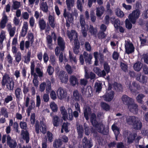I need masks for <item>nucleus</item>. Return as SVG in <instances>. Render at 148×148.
I'll list each match as a JSON object with an SVG mask.
<instances>
[{
  "instance_id": "nucleus-48",
  "label": "nucleus",
  "mask_w": 148,
  "mask_h": 148,
  "mask_svg": "<svg viewBox=\"0 0 148 148\" xmlns=\"http://www.w3.org/2000/svg\"><path fill=\"white\" fill-rule=\"evenodd\" d=\"M16 62L19 63L21 59V53L20 51H18L14 56Z\"/></svg>"
},
{
  "instance_id": "nucleus-1",
  "label": "nucleus",
  "mask_w": 148,
  "mask_h": 148,
  "mask_svg": "<svg viewBox=\"0 0 148 148\" xmlns=\"http://www.w3.org/2000/svg\"><path fill=\"white\" fill-rule=\"evenodd\" d=\"M96 116L95 113H92L90 118V122L93 126L97 129L98 132L102 134L103 135H107L109 133V128L106 127L105 126L103 127V130L101 127L103 126L102 124H99L96 120Z\"/></svg>"
},
{
  "instance_id": "nucleus-12",
  "label": "nucleus",
  "mask_w": 148,
  "mask_h": 148,
  "mask_svg": "<svg viewBox=\"0 0 148 148\" xmlns=\"http://www.w3.org/2000/svg\"><path fill=\"white\" fill-rule=\"evenodd\" d=\"M67 36L71 41L75 39L78 38V34L75 31L71 30V32H67Z\"/></svg>"
},
{
  "instance_id": "nucleus-17",
  "label": "nucleus",
  "mask_w": 148,
  "mask_h": 148,
  "mask_svg": "<svg viewBox=\"0 0 148 148\" xmlns=\"http://www.w3.org/2000/svg\"><path fill=\"white\" fill-rule=\"evenodd\" d=\"M83 56H84L86 63L89 64H91V60L92 58V55L90 54L89 55L87 52L84 51L83 53Z\"/></svg>"
},
{
  "instance_id": "nucleus-15",
  "label": "nucleus",
  "mask_w": 148,
  "mask_h": 148,
  "mask_svg": "<svg viewBox=\"0 0 148 148\" xmlns=\"http://www.w3.org/2000/svg\"><path fill=\"white\" fill-rule=\"evenodd\" d=\"M134 101L132 102L131 103L129 104L128 106V108L130 112H136L138 111L137 105L134 103Z\"/></svg>"
},
{
  "instance_id": "nucleus-58",
  "label": "nucleus",
  "mask_w": 148,
  "mask_h": 148,
  "mask_svg": "<svg viewBox=\"0 0 148 148\" xmlns=\"http://www.w3.org/2000/svg\"><path fill=\"white\" fill-rule=\"evenodd\" d=\"M115 84L116 85V89L117 92H120L122 91V87L121 84L116 82Z\"/></svg>"
},
{
  "instance_id": "nucleus-29",
  "label": "nucleus",
  "mask_w": 148,
  "mask_h": 148,
  "mask_svg": "<svg viewBox=\"0 0 148 148\" xmlns=\"http://www.w3.org/2000/svg\"><path fill=\"white\" fill-rule=\"evenodd\" d=\"M91 109L90 108H86L83 111L84 116L86 121L88 120L89 116L91 113Z\"/></svg>"
},
{
  "instance_id": "nucleus-22",
  "label": "nucleus",
  "mask_w": 148,
  "mask_h": 148,
  "mask_svg": "<svg viewBox=\"0 0 148 148\" xmlns=\"http://www.w3.org/2000/svg\"><path fill=\"white\" fill-rule=\"evenodd\" d=\"M132 126L135 130H139L141 129L142 124L140 120H136Z\"/></svg>"
},
{
  "instance_id": "nucleus-20",
  "label": "nucleus",
  "mask_w": 148,
  "mask_h": 148,
  "mask_svg": "<svg viewBox=\"0 0 148 148\" xmlns=\"http://www.w3.org/2000/svg\"><path fill=\"white\" fill-rule=\"evenodd\" d=\"M136 120V117L134 116H127L126 119L127 123L131 125H132Z\"/></svg>"
},
{
  "instance_id": "nucleus-35",
  "label": "nucleus",
  "mask_w": 148,
  "mask_h": 148,
  "mask_svg": "<svg viewBox=\"0 0 148 148\" xmlns=\"http://www.w3.org/2000/svg\"><path fill=\"white\" fill-rule=\"evenodd\" d=\"M46 42L48 47L50 49H52L51 46L52 45V38L50 35H48L46 37Z\"/></svg>"
},
{
  "instance_id": "nucleus-64",
  "label": "nucleus",
  "mask_w": 148,
  "mask_h": 148,
  "mask_svg": "<svg viewBox=\"0 0 148 148\" xmlns=\"http://www.w3.org/2000/svg\"><path fill=\"white\" fill-rule=\"evenodd\" d=\"M85 47L86 50L87 51H90L91 47L90 44L88 42H86L85 44Z\"/></svg>"
},
{
  "instance_id": "nucleus-28",
  "label": "nucleus",
  "mask_w": 148,
  "mask_h": 148,
  "mask_svg": "<svg viewBox=\"0 0 148 148\" xmlns=\"http://www.w3.org/2000/svg\"><path fill=\"white\" fill-rule=\"evenodd\" d=\"M104 8L103 6L96 8V14L97 17H101L104 13Z\"/></svg>"
},
{
  "instance_id": "nucleus-53",
  "label": "nucleus",
  "mask_w": 148,
  "mask_h": 148,
  "mask_svg": "<svg viewBox=\"0 0 148 148\" xmlns=\"http://www.w3.org/2000/svg\"><path fill=\"white\" fill-rule=\"evenodd\" d=\"M21 6V2H20L15 1L13 2L12 7L14 10H16L19 8Z\"/></svg>"
},
{
  "instance_id": "nucleus-41",
  "label": "nucleus",
  "mask_w": 148,
  "mask_h": 148,
  "mask_svg": "<svg viewBox=\"0 0 148 148\" xmlns=\"http://www.w3.org/2000/svg\"><path fill=\"white\" fill-rule=\"evenodd\" d=\"M89 31L91 34L94 36L95 37H96V34L97 32V30L96 28H94L93 26L90 25Z\"/></svg>"
},
{
  "instance_id": "nucleus-37",
  "label": "nucleus",
  "mask_w": 148,
  "mask_h": 148,
  "mask_svg": "<svg viewBox=\"0 0 148 148\" xmlns=\"http://www.w3.org/2000/svg\"><path fill=\"white\" fill-rule=\"evenodd\" d=\"M62 144V141L60 139H56L55 140L53 143V147L54 148L60 147Z\"/></svg>"
},
{
  "instance_id": "nucleus-52",
  "label": "nucleus",
  "mask_w": 148,
  "mask_h": 148,
  "mask_svg": "<svg viewBox=\"0 0 148 148\" xmlns=\"http://www.w3.org/2000/svg\"><path fill=\"white\" fill-rule=\"evenodd\" d=\"M102 84L101 83H96L95 84V86L96 87V92H99L101 91L102 88Z\"/></svg>"
},
{
  "instance_id": "nucleus-47",
  "label": "nucleus",
  "mask_w": 148,
  "mask_h": 148,
  "mask_svg": "<svg viewBox=\"0 0 148 148\" xmlns=\"http://www.w3.org/2000/svg\"><path fill=\"white\" fill-rule=\"evenodd\" d=\"M11 26L10 25V27ZM8 31L9 32V33L10 36L11 37H13L15 33L16 27H11L10 28L9 27L8 29Z\"/></svg>"
},
{
  "instance_id": "nucleus-16",
  "label": "nucleus",
  "mask_w": 148,
  "mask_h": 148,
  "mask_svg": "<svg viewBox=\"0 0 148 148\" xmlns=\"http://www.w3.org/2000/svg\"><path fill=\"white\" fill-rule=\"evenodd\" d=\"M28 29V24L27 22L24 23L22 28L21 32L20 33L21 36L23 37H25L26 35Z\"/></svg>"
},
{
  "instance_id": "nucleus-56",
  "label": "nucleus",
  "mask_w": 148,
  "mask_h": 148,
  "mask_svg": "<svg viewBox=\"0 0 148 148\" xmlns=\"http://www.w3.org/2000/svg\"><path fill=\"white\" fill-rule=\"evenodd\" d=\"M47 137L48 141L50 142H52L53 139V136L52 134L49 131H48L47 132Z\"/></svg>"
},
{
  "instance_id": "nucleus-8",
  "label": "nucleus",
  "mask_w": 148,
  "mask_h": 148,
  "mask_svg": "<svg viewBox=\"0 0 148 148\" xmlns=\"http://www.w3.org/2000/svg\"><path fill=\"white\" fill-rule=\"evenodd\" d=\"M58 77L62 83L66 84L68 79V76L67 74L64 71L62 70L60 71L58 75Z\"/></svg>"
},
{
  "instance_id": "nucleus-57",
  "label": "nucleus",
  "mask_w": 148,
  "mask_h": 148,
  "mask_svg": "<svg viewBox=\"0 0 148 148\" xmlns=\"http://www.w3.org/2000/svg\"><path fill=\"white\" fill-rule=\"evenodd\" d=\"M27 37L28 40H29L31 42V43L32 44L34 42V36L32 33H28L27 35Z\"/></svg>"
},
{
  "instance_id": "nucleus-11",
  "label": "nucleus",
  "mask_w": 148,
  "mask_h": 148,
  "mask_svg": "<svg viewBox=\"0 0 148 148\" xmlns=\"http://www.w3.org/2000/svg\"><path fill=\"white\" fill-rule=\"evenodd\" d=\"M57 94L58 98L60 99L65 98L67 95V92L61 87L59 88L58 89Z\"/></svg>"
},
{
  "instance_id": "nucleus-27",
  "label": "nucleus",
  "mask_w": 148,
  "mask_h": 148,
  "mask_svg": "<svg viewBox=\"0 0 148 148\" xmlns=\"http://www.w3.org/2000/svg\"><path fill=\"white\" fill-rule=\"evenodd\" d=\"M132 88L130 87V91L132 92L136 93L137 90L140 88V85L136 83L135 82H132Z\"/></svg>"
},
{
  "instance_id": "nucleus-36",
  "label": "nucleus",
  "mask_w": 148,
  "mask_h": 148,
  "mask_svg": "<svg viewBox=\"0 0 148 148\" xmlns=\"http://www.w3.org/2000/svg\"><path fill=\"white\" fill-rule=\"evenodd\" d=\"M81 96V95L79 93L77 90H76L73 91V99L76 101H79Z\"/></svg>"
},
{
  "instance_id": "nucleus-2",
  "label": "nucleus",
  "mask_w": 148,
  "mask_h": 148,
  "mask_svg": "<svg viewBox=\"0 0 148 148\" xmlns=\"http://www.w3.org/2000/svg\"><path fill=\"white\" fill-rule=\"evenodd\" d=\"M1 83L2 87L6 85V88L8 90L10 91L13 90L14 85V81L10 77L9 75L7 73H5L3 75Z\"/></svg>"
},
{
  "instance_id": "nucleus-49",
  "label": "nucleus",
  "mask_w": 148,
  "mask_h": 148,
  "mask_svg": "<svg viewBox=\"0 0 148 148\" xmlns=\"http://www.w3.org/2000/svg\"><path fill=\"white\" fill-rule=\"evenodd\" d=\"M79 21L82 28H83L85 27V22L84 16L82 15L80 16Z\"/></svg>"
},
{
  "instance_id": "nucleus-45",
  "label": "nucleus",
  "mask_w": 148,
  "mask_h": 148,
  "mask_svg": "<svg viewBox=\"0 0 148 148\" xmlns=\"http://www.w3.org/2000/svg\"><path fill=\"white\" fill-rule=\"evenodd\" d=\"M115 12L116 15L118 17H122L124 16V13L119 8H116L115 10Z\"/></svg>"
},
{
  "instance_id": "nucleus-19",
  "label": "nucleus",
  "mask_w": 148,
  "mask_h": 148,
  "mask_svg": "<svg viewBox=\"0 0 148 148\" xmlns=\"http://www.w3.org/2000/svg\"><path fill=\"white\" fill-rule=\"evenodd\" d=\"M77 130L78 133V138H82L83 137L84 130L82 125H77Z\"/></svg>"
},
{
  "instance_id": "nucleus-44",
  "label": "nucleus",
  "mask_w": 148,
  "mask_h": 148,
  "mask_svg": "<svg viewBox=\"0 0 148 148\" xmlns=\"http://www.w3.org/2000/svg\"><path fill=\"white\" fill-rule=\"evenodd\" d=\"M1 113L4 117L7 118L8 117V113L7 111V109L5 107H2L1 108Z\"/></svg>"
},
{
  "instance_id": "nucleus-3",
  "label": "nucleus",
  "mask_w": 148,
  "mask_h": 148,
  "mask_svg": "<svg viewBox=\"0 0 148 148\" xmlns=\"http://www.w3.org/2000/svg\"><path fill=\"white\" fill-rule=\"evenodd\" d=\"M57 45L55 50V54L56 56H58L60 53V51H63L65 48V43L63 38L59 36L57 39Z\"/></svg>"
},
{
  "instance_id": "nucleus-43",
  "label": "nucleus",
  "mask_w": 148,
  "mask_h": 148,
  "mask_svg": "<svg viewBox=\"0 0 148 148\" xmlns=\"http://www.w3.org/2000/svg\"><path fill=\"white\" fill-rule=\"evenodd\" d=\"M145 97V95L142 94L138 95L136 97V99L138 102L140 104L143 103V99Z\"/></svg>"
},
{
  "instance_id": "nucleus-30",
  "label": "nucleus",
  "mask_w": 148,
  "mask_h": 148,
  "mask_svg": "<svg viewBox=\"0 0 148 148\" xmlns=\"http://www.w3.org/2000/svg\"><path fill=\"white\" fill-rule=\"evenodd\" d=\"M143 64L140 62L138 61L134 65L133 68L134 70L137 72L140 71L143 67Z\"/></svg>"
},
{
  "instance_id": "nucleus-26",
  "label": "nucleus",
  "mask_w": 148,
  "mask_h": 148,
  "mask_svg": "<svg viewBox=\"0 0 148 148\" xmlns=\"http://www.w3.org/2000/svg\"><path fill=\"white\" fill-rule=\"evenodd\" d=\"M48 21L51 27L53 28H54L56 24L54 17L51 15L49 14L48 17Z\"/></svg>"
},
{
  "instance_id": "nucleus-14",
  "label": "nucleus",
  "mask_w": 148,
  "mask_h": 148,
  "mask_svg": "<svg viewBox=\"0 0 148 148\" xmlns=\"http://www.w3.org/2000/svg\"><path fill=\"white\" fill-rule=\"evenodd\" d=\"M121 99L123 103L127 106L131 103L133 101L132 99L125 95L122 96Z\"/></svg>"
},
{
  "instance_id": "nucleus-51",
  "label": "nucleus",
  "mask_w": 148,
  "mask_h": 148,
  "mask_svg": "<svg viewBox=\"0 0 148 148\" xmlns=\"http://www.w3.org/2000/svg\"><path fill=\"white\" fill-rule=\"evenodd\" d=\"M77 8L80 12L83 11V6L81 0H77Z\"/></svg>"
},
{
  "instance_id": "nucleus-39",
  "label": "nucleus",
  "mask_w": 148,
  "mask_h": 148,
  "mask_svg": "<svg viewBox=\"0 0 148 148\" xmlns=\"http://www.w3.org/2000/svg\"><path fill=\"white\" fill-rule=\"evenodd\" d=\"M136 79L137 80L143 84L146 83L147 81V77L143 75H140V76L137 77Z\"/></svg>"
},
{
  "instance_id": "nucleus-38",
  "label": "nucleus",
  "mask_w": 148,
  "mask_h": 148,
  "mask_svg": "<svg viewBox=\"0 0 148 148\" xmlns=\"http://www.w3.org/2000/svg\"><path fill=\"white\" fill-rule=\"evenodd\" d=\"M111 22L114 25V27L116 29H118L119 27L120 22L118 19H115L114 18L111 20Z\"/></svg>"
},
{
  "instance_id": "nucleus-7",
  "label": "nucleus",
  "mask_w": 148,
  "mask_h": 148,
  "mask_svg": "<svg viewBox=\"0 0 148 148\" xmlns=\"http://www.w3.org/2000/svg\"><path fill=\"white\" fill-rule=\"evenodd\" d=\"M125 47L126 53L127 54H131L134 51L135 48L133 44L130 42L127 41L125 44Z\"/></svg>"
},
{
  "instance_id": "nucleus-46",
  "label": "nucleus",
  "mask_w": 148,
  "mask_h": 148,
  "mask_svg": "<svg viewBox=\"0 0 148 148\" xmlns=\"http://www.w3.org/2000/svg\"><path fill=\"white\" fill-rule=\"evenodd\" d=\"M33 75L34 77L33 81L34 86L36 87H37L38 85V81L37 79L38 76L36 73H34Z\"/></svg>"
},
{
  "instance_id": "nucleus-60",
  "label": "nucleus",
  "mask_w": 148,
  "mask_h": 148,
  "mask_svg": "<svg viewBox=\"0 0 148 148\" xmlns=\"http://www.w3.org/2000/svg\"><path fill=\"white\" fill-rule=\"evenodd\" d=\"M20 126L21 128L23 129L26 130L27 127V123L25 122L21 121L20 123Z\"/></svg>"
},
{
  "instance_id": "nucleus-4",
  "label": "nucleus",
  "mask_w": 148,
  "mask_h": 148,
  "mask_svg": "<svg viewBox=\"0 0 148 148\" xmlns=\"http://www.w3.org/2000/svg\"><path fill=\"white\" fill-rule=\"evenodd\" d=\"M7 137V144L10 148H15L17 144L16 141L12 139L10 135L7 136L6 134L3 135L2 136V143H4L6 141V138Z\"/></svg>"
},
{
  "instance_id": "nucleus-54",
  "label": "nucleus",
  "mask_w": 148,
  "mask_h": 148,
  "mask_svg": "<svg viewBox=\"0 0 148 148\" xmlns=\"http://www.w3.org/2000/svg\"><path fill=\"white\" fill-rule=\"evenodd\" d=\"M31 52L30 51L28 52L27 56L25 57L24 62L27 64L28 63L30 60Z\"/></svg>"
},
{
  "instance_id": "nucleus-50",
  "label": "nucleus",
  "mask_w": 148,
  "mask_h": 148,
  "mask_svg": "<svg viewBox=\"0 0 148 148\" xmlns=\"http://www.w3.org/2000/svg\"><path fill=\"white\" fill-rule=\"evenodd\" d=\"M50 107L52 111L54 112H56L58 110L57 105L54 102H51L50 105Z\"/></svg>"
},
{
  "instance_id": "nucleus-5",
  "label": "nucleus",
  "mask_w": 148,
  "mask_h": 148,
  "mask_svg": "<svg viewBox=\"0 0 148 148\" xmlns=\"http://www.w3.org/2000/svg\"><path fill=\"white\" fill-rule=\"evenodd\" d=\"M35 130L36 133L38 134L39 133V129L43 134H45L47 132V127L46 124L43 121H40V126H39V122L36 121L35 125Z\"/></svg>"
},
{
  "instance_id": "nucleus-6",
  "label": "nucleus",
  "mask_w": 148,
  "mask_h": 148,
  "mask_svg": "<svg viewBox=\"0 0 148 148\" xmlns=\"http://www.w3.org/2000/svg\"><path fill=\"white\" fill-rule=\"evenodd\" d=\"M140 14V11L139 9H137L133 10L129 16V18L131 22L133 24H135Z\"/></svg>"
},
{
  "instance_id": "nucleus-24",
  "label": "nucleus",
  "mask_w": 148,
  "mask_h": 148,
  "mask_svg": "<svg viewBox=\"0 0 148 148\" xmlns=\"http://www.w3.org/2000/svg\"><path fill=\"white\" fill-rule=\"evenodd\" d=\"M40 10L46 13L48 12V7L46 2H42L40 3Z\"/></svg>"
},
{
  "instance_id": "nucleus-18",
  "label": "nucleus",
  "mask_w": 148,
  "mask_h": 148,
  "mask_svg": "<svg viewBox=\"0 0 148 148\" xmlns=\"http://www.w3.org/2000/svg\"><path fill=\"white\" fill-rule=\"evenodd\" d=\"M21 134L24 140H25L26 143H29V134L28 131L25 130H22L21 131Z\"/></svg>"
},
{
  "instance_id": "nucleus-13",
  "label": "nucleus",
  "mask_w": 148,
  "mask_h": 148,
  "mask_svg": "<svg viewBox=\"0 0 148 148\" xmlns=\"http://www.w3.org/2000/svg\"><path fill=\"white\" fill-rule=\"evenodd\" d=\"M94 72L99 77H104L106 75V73L104 70L101 71L98 67H95L94 68Z\"/></svg>"
},
{
  "instance_id": "nucleus-34",
  "label": "nucleus",
  "mask_w": 148,
  "mask_h": 148,
  "mask_svg": "<svg viewBox=\"0 0 148 148\" xmlns=\"http://www.w3.org/2000/svg\"><path fill=\"white\" fill-rule=\"evenodd\" d=\"M15 94L16 100L17 99H19L22 96V92L21 88L19 87L17 88L15 90Z\"/></svg>"
},
{
  "instance_id": "nucleus-33",
  "label": "nucleus",
  "mask_w": 148,
  "mask_h": 148,
  "mask_svg": "<svg viewBox=\"0 0 148 148\" xmlns=\"http://www.w3.org/2000/svg\"><path fill=\"white\" fill-rule=\"evenodd\" d=\"M69 81L70 84L73 86L78 84L77 78L74 75L71 76L69 78Z\"/></svg>"
},
{
  "instance_id": "nucleus-25",
  "label": "nucleus",
  "mask_w": 148,
  "mask_h": 148,
  "mask_svg": "<svg viewBox=\"0 0 148 148\" xmlns=\"http://www.w3.org/2000/svg\"><path fill=\"white\" fill-rule=\"evenodd\" d=\"M63 16L69 22H70V21L73 19L72 14L69 12H67L66 9L64 10Z\"/></svg>"
},
{
  "instance_id": "nucleus-23",
  "label": "nucleus",
  "mask_w": 148,
  "mask_h": 148,
  "mask_svg": "<svg viewBox=\"0 0 148 148\" xmlns=\"http://www.w3.org/2000/svg\"><path fill=\"white\" fill-rule=\"evenodd\" d=\"M60 110L62 115V118L65 121L68 118V114L64 106H62L60 108Z\"/></svg>"
},
{
  "instance_id": "nucleus-32",
  "label": "nucleus",
  "mask_w": 148,
  "mask_h": 148,
  "mask_svg": "<svg viewBox=\"0 0 148 148\" xmlns=\"http://www.w3.org/2000/svg\"><path fill=\"white\" fill-rule=\"evenodd\" d=\"M60 122V118L57 115L53 116L52 117V123L54 127H57L59 125Z\"/></svg>"
},
{
  "instance_id": "nucleus-62",
  "label": "nucleus",
  "mask_w": 148,
  "mask_h": 148,
  "mask_svg": "<svg viewBox=\"0 0 148 148\" xmlns=\"http://www.w3.org/2000/svg\"><path fill=\"white\" fill-rule=\"evenodd\" d=\"M54 71V69L53 67L51 66H48L47 69V71L49 75H52Z\"/></svg>"
},
{
  "instance_id": "nucleus-31",
  "label": "nucleus",
  "mask_w": 148,
  "mask_h": 148,
  "mask_svg": "<svg viewBox=\"0 0 148 148\" xmlns=\"http://www.w3.org/2000/svg\"><path fill=\"white\" fill-rule=\"evenodd\" d=\"M38 24L40 31H43L45 29L46 24V22L43 19L39 21Z\"/></svg>"
},
{
  "instance_id": "nucleus-55",
  "label": "nucleus",
  "mask_w": 148,
  "mask_h": 148,
  "mask_svg": "<svg viewBox=\"0 0 148 148\" xmlns=\"http://www.w3.org/2000/svg\"><path fill=\"white\" fill-rule=\"evenodd\" d=\"M103 68L107 73H109L110 71V68L109 65L107 62H105L103 64Z\"/></svg>"
},
{
  "instance_id": "nucleus-40",
  "label": "nucleus",
  "mask_w": 148,
  "mask_h": 148,
  "mask_svg": "<svg viewBox=\"0 0 148 148\" xmlns=\"http://www.w3.org/2000/svg\"><path fill=\"white\" fill-rule=\"evenodd\" d=\"M74 0H66V3L69 10H70L71 8L74 5Z\"/></svg>"
},
{
  "instance_id": "nucleus-21",
  "label": "nucleus",
  "mask_w": 148,
  "mask_h": 148,
  "mask_svg": "<svg viewBox=\"0 0 148 148\" xmlns=\"http://www.w3.org/2000/svg\"><path fill=\"white\" fill-rule=\"evenodd\" d=\"M112 129L114 133L116 140H117L118 136L120 133L119 128L115 125L113 124L112 126Z\"/></svg>"
},
{
  "instance_id": "nucleus-10",
  "label": "nucleus",
  "mask_w": 148,
  "mask_h": 148,
  "mask_svg": "<svg viewBox=\"0 0 148 148\" xmlns=\"http://www.w3.org/2000/svg\"><path fill=\"white\" fill-rule=\"evenodd\" d=\"M82 145L84 148H91L93 146V143L92 140H89L86 137H84L82 139Z\"/></svg>"
},
{
  "instance_id": "nucleus-42",
  "label": "nucleus",
  "mask_w": 148,
  "mask_h": 148,
  "mask_svg": "<svg viewBox=\"0 0 148 148\" xmlns=\"http://www.w3.org/2000/svg\"><path fill=\"white\" fill-rule=\"evenodd\" d=\"M101 108L106 111H109L110 110L109 105L105 102H101Z\"/></svg>"
},
{
  "instance_id": "nucleus-9",
  "label": "nucleus",
  "mask_w": 148,
  "mask_h": 148,
  "mask_svg": "<svg viewBox=\"0 0 148 148\" xmlns=\"http://www.w3.org/2000/svg\"><path fill=\"white\" fill-rule=\"evenodd\" d=\"M114 93L112 90L106 92L105 94L103 96L104 100L106 101H111L113 99Z\"/></svg>"
},
{
  "instance_id": "nucleus-59",
  "label": "nucleus",
  "mask_w": 148,
  "mask_h": 148,
  "mask_svg": "<svg viewBox=\"0 0 148 148\" xmlns=\"http://www.w3.org/2000/svg\"><path fill=\"white\" fill-rule=\"evenodd\" d=\"M125 26L126 28L129 29H131L132 27V24L127 19L125 20Z\"/></svg>"
},
{
  "instance_id": "nucleus-63",
  "label": "nucleus",
  "mask_w": 148,
  "mask_h": 148,
  "mask_svg": "<svg viewBox=\"0 0 148 148\" xmlns=\"http://www.w3.org/2000/svg\"><path fill=\"white\" fill-rule=\"evenodd\" d=\"M46 86V92L48 94L51 90V84L50 82H49Z\"/></svg>"
},
{
  "instance_id": "nucleus-61",
  "label": "nucleus",
  "mask_w": 148,
  "mask_h": 148,
  "mask_svg": "<svg viewBox=\"0 0 148 148\" xmlns=\"http://www.w3.org/2000/svg\"><path fill=\"white\" fill-rule=\"evenodd\" d=\"M12 100L13 97L11 95H7L4 99V103H8L10 101H11Z\"/></svg>"
}]
</instances>
